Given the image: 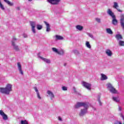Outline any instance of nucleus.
I'll return each mask as SVG.
<instances>
[{"mask_svg":"<svg viewBox=\"0 0 124 124\" xmlns=\"http://www.w3.org/2000/svg\"><path fill=\"white\" fill-rule=\"evenodd\" d=\"M10 92H12V85L11 84H7L5 88L0 87V93L5 94H9Z\"/></svg>","mask_w":124,"mask_h":124,"instance_id":"obj_1","label":"nucleus"},{"mask_svg":"<svg viewBox=\"0 0 124 124\" xmlns=\"http://www.w3.org/2000/svg\"><path fill=\"white\" fill-rule=\"evenodd\" d=\"M113 8H115V9L118 10L119 12H123V11H122V10H120V9H119V4L117 2H113Z\"/></svg>","mask_w":124,"mask_h":124,"instance_id":"obj_11","label":"nucleus"},{"mask_svg":"<svg viewBox=\"0 0 124 124\" xmlns=\"http://www.w3.org/2000/svg\"><path fill=\"white\" fill-rule=\"evenodd\" d=\"M55 37L57 40H62V39H63V37L62 36L58 35H56Z\"/></svg>","mask_w":124,"mask_h":124,"instance_id":"obj_24","label":"nucleus"},{"mask_svg":"<svg viewBox=\"0 0 124 124\" xmlns=\"http://www.w3.org/2000/svg\"><path fill=\"white\" fill-rule=\"evenodd\" d=\"M38 57L39 58L41 59V60H42V61H43L44 62H46V63H50V62H51V61H50V60L49 59H47L46 58H44L41 56H39V55H38Z\"/></svg>","mask_w":124,"mask_h":124,"instance_id":"obj_13","label":"nucleus"},{"mask_svg":"<svg viewBox=\"0 0 124 124\" xmlns=\"http://www.w3.org/2000/svg\"><path fill=\"white\" fill-rule=\"evenodd\" d=\"M112 100L115 102H120V98L119 97H112Z\"/></svg>","mask_w":124,"mask_h":124,"instance_id":"obj_22","label":"nucleus"},{"mask_svg":"<svg viewBox=\"0 0 124 124\" xmlns=\"http://www.w3.org/2000/svg\"><path fill=\"white\" fill-rule=\"evenodd\" d=\"M62 91H67V88L65 86H63L62 87Z\"/></svg>","mask_w":124,"mask_h":124,"instance_id":"obj_35","label":"nucleus"},{"mask_svg":"<svg viewBox=\"0 0 124 124\" xmlns=\"http://www.w3.org/2000/svg\"><path fill=\"white\" fill-rule=\"evenodd\" d=\"M87 35L89 37H91V38H92V39H94V37H93V35L92 33H87Z\"/></svg>","mask_w":124,"mask_h":124,"instance_id":"obj_30","label":"nucleus"},{"mask_svg":"<svg viewBox=\"0 0 124 124\" xmlns=\"http://www.w3.org/2000/svg\"><path fill=\"white\" fill-rule=\"evenodd\" d=\"M52 51H53V52H55V53H57V54H58L59 50L56 47H52Z\"/></svg>","mask_w":124,"mask_h":124,"instance_id":"obj_29","label":"nucleus"},{"mask_svg":"<svg viewBox=\"0 0 124 124\" xmlns=\"http://www.w3.org/2000/svg\"><path fill=\"white\" fill-rule=\"evenodd\" d=\"M0 115L2 116L3 120H4L5 121H6V120L8 119L7 115L5 114L2 110H0Z\"/></svg>","mask_w":124,"mask_h":124,"instance_id":"obj_10","label":"nucleus"},{"mask_svg":"<svg viewBox=\"0 0 124 124\" xmlns=\"http://www.w3.org/2000/svg\"><path fill=\"white\" fill-rule=\"evenodd\" d=\"M0 8L2 10H5V8H4V6H3V5L1 3V2L0 1Z\"/></svg>","mask_w":124,"mask_h":124,"instance_id":"obj_27","label":"nucleus"},{"mask_svg":"<svg viewBox=\"0 0 124 124\" xmlns=\"http://www.w3.org/2000/svg\"><path fill=\"white\" fill-rule=\"evenodd\" d=\"M106 54L108 57H112V55H113L112 51H111V50H110V49H107L106 50Z\"/></svg>","mask_w":124,"mask_h":124,"instance_id":"obj_15","label":"nucleus"},{"mask_svg":"<svg viewBox=\"0 0 124 124\" xmlns=\"http://www.w3.org/2000/svg\"><path fill=\"white\" fill-rule=\"evenodd\" d=\"M115 38H116L117 40H121V39H123V37L122 36V35L117 34L115 36Z\"/></svg>","mask_w":124,"mask_h":124,"instance_id":"obj_21","label":"nucleus"},{"mask_svg":"<svg viewBox=\"0 0 124 124\" xmlns=\"http://www.w3.org/2000/svg\"><path fill=\"white\" fill-rule=\"evenodd\" d=\"M17 65L19 73L21 75H24V72H23V70L22 69V65H21V63L20 62H18L17 63Z\"/></svg>","mask_w":124,"mask_h":124,"instance_id":"obj_8","label":"nucleus"},{"mask_svg":"<svg viewBox=\"0 0 124 124\" xmlns=\"http://www.w3.org/2000/svg\"><path fill=\"white\" fill-rule=\"evenodd\" d=\"M77 30H78V31H82L83 30V26L80 25H77L76 26Z\"/></svg>","mask_w":124,"mask_h":124,"instance_id":"obj_26","label":"nucleus"},{"mask_svg":"<svg viewBox=\"0 0 124 124\" xmlns=\"http://www.w3.org/2000/svg\"><path fill=\"white\" fill-rule=\"evenodd\" d=\"M17 39L15 38H14L12 41V45L13 46L14 48L15 49L16 51H19V46H18L15 45V42Z\"/></svg>","mask_w":124,"mask_h":124,"instance_id":"obj_5","label":"nucleus"},{"mask_svg":"<svg viewBox=\"0 0 124 124\" xmlns=\"http://www.w3.org/2000/svg\"><path fill=\"white\" fill-rule=\"evenodd\" d=\"M23 35L24 38H27V37H28V35H27V34H23Z\"/></svg>","mask_w":124,"mask_h":124,"instance_id":"obj_36","label":"nucleus"},{"mask_svg":"<svg viewBox=\"0 0 124 124\" xmlns=\"http://www.w3.org/2000/svg\"><path fill=\"white\" fill-rule=\"evenodd\" d=\"M47 1L51 4H58L61 0H47Z\"/></svg>","mask_w":124,"mask_h":124,"instance_id":"obj_12","label":"nucleus"},{"mask_svg":"<svg viewBox=\"0 0 124 124\" xmlns=\"http://www.w3.org/2000/svg\"><path fill=\"white\" fill-rule=\"evenodd\" d=\"M82 85L83 87H84V88H85L89 91H91L92 89V84L85 81H82Z\"/></svg>","mask_w":124,"mask_h":124,"instance_id":"obj_4","label":"nucleus"},{"mask_svg":"<svg viewBox=\"0 0 124 124\" xmlns=\"http://www.w3.org/2000/svg\"><path fill=\"white\" fill-rule=\"evenodd\" d=\"M58 120H59V121H60V122L62 121V117H61L60 116L58 117Z\"/></svg>","mask_w":124,"mask_h":124,"instance_id":"obj_38","label":"nucleus"},{"mask_svg":"<svg viewBox=\"0 0 124 124\" xmlns=\"http://www.w3.org/2000/svg\"><path fill=\"white\" fill-rule=\"evenodd\" d=\"M118 111H120V112L122 111V107L119 106V108H118Z\"/></svg>","mask_w":124,"mask_h":124,"instance_id":"obj_37","label":"nucleus"},{"mask_svg":"<svg viewBox=\"0 0 124 124\" xmlns=\"http://www.w3.org/2000/svg\"><path fill=\"white\" fill-rule=\"evenodd\" d=\"M44 23L46 26V31H51V29L50 28V24H49V23L46 21H44Z\"/></svg>","mask_w":124,"mask_h":124,"instance_id":"obj_19","label":"nucleus"},{"mask_svg":"<svg viewBox=\"0 0 124 124\" xmlns=\"http://www.w3.org/2000/svg\"><path fill=\"white\" fill-rule=\"evenodd\" d=\"M119 44L120 46H124V41H119Z\"/></svg>","mask_w":124,"mask_h":124,"instance_id":"obj_31","label":"nucleus"},{"mask_svg":"<svg viewBox=\"0 0 124 124\" xmlns=\"http://www.w3.org/2000/svg\"><path fill=\"white\" fill-rule=\"evenodd\" d=\"M34 89L35 90V91L36 92V93H37V98L39 99H41V97L40 96V94H39V92H38V89H37V88L34 87Z\"/></svg>","mask_w":124,"mask_h":124,"instance_id":"obj_20","label":"nucleus"},{"mask_svg":"<svg viewBox=\"0 0 124 124\" xmlns=\"http://www.w3.org/2000/svg\"><path fill=\"white\" fill-rule=\"evenodd\" d=\"M76 109H78L81 107H84V108H87L89 107V104L85 102H77V104L74 106Z\"/></svg>","mask_w":124,"mask_h":124,"instance_id":"obj_2","label":"nucleus"},{"mask_svg":"<svg viewBox=\"0 0 124 124\" xmlns=\"http://www.w3.org/2000/svg\"><path fill=\"white\" fill-rule=\"evenodd\" d=\"M37 30H40L42 29V25H37Z\"/></svg>","mask_w":124,"mask_h":124,"instance_id":"obj_32","label":"nucleus"},{"mask_svg":"<svg viewBox=\"0 0 124 124\" xmlns=\"http://www.w3.org/2000/svg\"><path fill=\"white\" fill-rule=\"evenodd\" d=\"M88 108H89V107L84 108L81 109L80 110V112L79 113V116L80 117L84 116V115H85V114H87V113H88Z\"/></svg>","mask_w":124,"mask_h":124,"instance_id":"obj_7","label":"nucleus"},{"mask_svg":"<svg viewBox=\"0 0 124 124\" xmlns=\"http://www.w3.org/2000/svg\"><path fill=\"white\" fill-rule=\"evenodd\" d=\"M73 90L74 92V93H76V88L75 87H73Z\"/></svg>","mask_w":124,"mask_h":124,"instance_id":"obj_39","label":"nucleus"},{"mask_svg":"<svg viewBox=\"0 0 124 124\" xmlns=\"http://www.w3.org/2000/svg\"><path fill=\"white\" fill-rule=\"evenodd\" d=\"M112 24L114 26L117 25V24H118V20L116 19V16L112 17Z\"/></svg>","mask_w":124,"mask_h":124,"instance_id":"obj_18","label":"nucleus"},{"mask_svg":"<svg viewBox=\"0 0 124 124\" xmlns=\"http://www.w3.org/2000/svg\"><path fill=\"white\" fill-rule=\"evenodd\" d=\"M107 87L108 91H109V92H110L111 93H114V94L118 93V91H117L116 89H115V88H114V87L112 86V84L110 83H108L107 84Z\"/></svg>","mask_w":124,"mask_h":124,"instance_id":"obj_3","label":"nucleus"},{"mask_svg":"<svg viewBox=\"0 0 124 124\" xmlns=\"http://www.w3.org/2000/svg\"><path fill=\"white\" fill-rule=\"evenodd\" d=\"M59 55H63L64 54V50L63 49H61L60 51H58V53Z\"/></svg>","mask_w":124,"mask_h":124,"instance_id":"obj_28","label":"nucleus"},{"mask_svg":"<svg viewBox=\"0 0 124 124\" xmlns=\"http://www.w3.org/2000/svg\"><path fill=\"white\" fill-rule=\"evenodd\" d=\"M95 19L97 23H101V19L100 18L96 17Z\"/></svg>","mask_w":124,"mask_h":124,"instance_id":"obj_33","label":"nucleus"},{"mask_svg":"<svg viewBox=\"0 0 124 124\" xmlns=\"http://www.w3.org/2000/svg\"><path fill=\"white\" fill-rule=\"evenodd\" d=\"M106 31L107 33H108V34H113V31H112V30L110 28L107 29Z\"/></svg>","mask_w":124,"mask_h":124,"instance_id":"obj_23","label":"nucleus"},{"mask_svg":"<svg viewBox=\"0 0 124 124\" xmlns=\"http://www.w3.org/2000/svg\"><path fill=\"white\" fill-rule=\"evenodd\" d=\"M46 93L47 94H48L49 96H50L51 99H53V98H54V94L52 92H51L49 90H48L46 92Z\"/></svg>","mask_w":124,"mask_h":124,"instance_id":"obj_14","label":"nucleus"},{"mask_svg":"<svg viewBox=\"0 0 124 124\" xmlns=\"http://www.w3.org/2000/svg\"><path fill=\"white\" fill-rule=\"evenodd\" d=\"M108 79V77H107L104 74H101V80L103 81L104 80H107Z\"/></svg>","mask_w":124,"mask_h":124,"instance_id":"obj_16","label":"nucleus"},{"mask_svg":"<svg viewBox=\"0 0 124 124\" xmlns=\"http://www.w3.org/2000/svg\"><path fill=\"white\" fill-rule=\"evenodd\" d=\"M107 13L108 15H109V16H110L111 18H114L115 17H116V16H115V14H114L113 11H112V10H111V9H108V10Z\"/></svg>","mask_w":124,"mask_h":124,"instance_id":"obj_9","label":"nucleus"},{"mask_svg":"<svg viewBox=\"0 0 124 124\" xmlns=\"http://www.w3.org/2000/svg\"><path fill=\"white\" fill-rule=\"evenodd\" d=\"M3 1L8 4L9 6H13L14 5V2H11L10 1L8 0H3Z\"/></svg>","mask_w":124,"mask_h":124,"instance_id":"obj_17","label":"nucleus"},{"mask_svg":"<svg viewBox=\"0 0 124 124\" xmlns=\"http://www.w3.org/2000/svg\"><path fill=\"white\" fill-rule=\"evenodd\" d=\"M116 124H122V122H119V121H117V122H116Z\"/></svg>","mask_w":124,"mask_h":124,"instance_id":"obj_40","label":"nucleus"},{"mask_svg":"<svg viewBox=\"0 0 124 124\" xmlns=\"http://www.w3.org/2000/svg\"><path fill=\"white\" fill-rule=\"evenodd\" d=\"M98 101L100 105H101V102L100 101V95L98 96Z\"/></svg>","mask_w":124,"mask_h":124,"instance_id":"obj_34","label":"nucleus"},{"mask_svg":"<svg viewBox=\"0 0 124 124\" xmlns=\"http://www.w3.org/2000/svg\"><path fill=\"white\" fill-rule=\"evenodd\" d=\"M29 0V1H31V0Z\"/></svg>","mask_w":124,"mask_h":124,"instance_id":"obj_41","label":"nucleus"},{"mask_svg":"<svg viewBox=\"0 0 124 124\" xmlns=\"http://www.w3.org/2000/svg\"><path fill=\"white\" fill-rule=\"evenodd\" d=\"M85 46H86V47L87 48H89V49H91V48H92V46H91V44H90L89 42L86 41V44H85Z\"/></svg>","mask_w":124,"mask_h":124,"instance_id":"obj_25","label":"nucleus"},{"mask_svg":"<svg viewBox=\"0 0 124 124\" xmlns=\"http://www.w3.org/2000/svg\"><path fill=\"white\" fill-rule=\"evenodd\" d=\"M30 25L31 27V31L33 33H35V26H36V22L35 21H31Z\"/></svg>","mask_w":124,"mask_h":124,"instance_id":"obj_6","label":"nucleus"}]
</instances>
